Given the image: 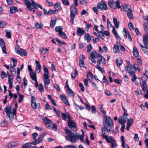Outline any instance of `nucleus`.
Segmentation results:
<instances>
[{
	"mask_svg": "<svg viewBox=\"0 0 148 148\" xmlns=\"http://www.w3.org/2000/svg\"><path fill=\"white\" fill-rule=\"evenodd\" d=\"M112 32L114 34L115 37L116 38L119 40H120L121 39L120 38L117 32L115 30V27L114 26L112 27Z\"/></svg>",
	"mask_w": 148,
	"mask_h": 148,
	"instance_id": "7c9ffc66",
	"label": "nucleus"
},
{
	"mask_svg": "<svg viewBox=\"0 0 148 148\" xmlns=\"http://www.w3.org/2000/svg\"><path fill=\"white\" fill-rule=\"evenodd\" d=\"M133 75V77L132 79V82H134L136 84H139L140 82V80L139 79H137L136 77L134 74V73L132 74V75Z\"/></svg>",
	"mask_w": 148,
	"mask_h": 148,
	"instance_id": "4be33fe9",
	"label": "nucleus"
},
{
	"mask_svg": "<svg viewBox=\"0 0 148 148\" xmlns=\"http://www.w3.org/2000/svg\"><path fill=\"white\" fill-rule=\"evenodd\" d=\"M6 23L4 21H0V27L3 28L6 25Z\"/></svg>",
	"mask_w": 148,
	"mask_h": 148,
	"instance_id": "3c124183",
	"label": "nucleus"
},
{
	"mask_svg": "<svg viewBox=\"0 0 148 148\" xmlns=\"http://www.w3.org/2000/svg\"><path fill=\"white\" fill-rule=\"evenodd\" d=\"M20 54H19L21 55H24L25 56H26L27 55V52L24 49H23L22 48L20 49Z\"/></svg>",
	"mask_w": 148,
	"mask_h": 148,
	"instance_id": "c03bdc74",
	"label": "nucleus"
},
{
	"mask_svg": "<svg viewBox=\"0 0 148 148\" xmlns=\"http://www.w3.org/2000/svg\"><path fill=\"white\" fill-rule=\"evenodd\" d=\"M68 126L71 129L74 131L77 130L76 125L74 121L71 120V116H69L68 121Z\"/></svg>",
	"mask_w": 148,
	"mask_h": 148,
	"instance_id": "6e6552de",
	"label": "nucleus"
},
{
	"mask_svg": "<svg viewBox=\"0 0 148 148\" xmlns=\"http://www.w3.org/2000/svg\"><path fill=\"white\" fill-rule=\"evenodd\" d=\"M127 121L128 122L127 123V125L131 126L132 124L134 122L133 119L132 118L128 119Z\"/></svg>",
	"mask_w": 148,
	"mask_h": 148,
	"instance_id": "603ef678",
	"label": "nucleus"
},
{
	"mask_svg": "<svg viewBox=\"0 0 148 148\" xmlns=\"http://www.w3.org/2000/svg\"><path fill=\"white\" fill-rule=\"evenodd\" d=\"M18 95L19 97L18 102H19V103H21L23 100L24 96L23 95L21 94H20L19 93H18Z\"/></svg>",
	"mask_w": 148,
	"mask_h": 148,
	"instance_id": "13d9d810",
	"label": "nucleus"
},
{
	"mask_svg": "<svg viewBox=\"0 0 148 148\" xmlns=\"http://www.w3.org/2000/svg\"><path fill=\"white\" fill-rule=\"evenodd\" d=\"M121 10L123 11H125L127 10H129L130 8L131 7L128 5H123L121 7Z\"/></svg>",
	"mask_w": 148,
	"mask_h": 148,
	"instance_id": "393cba45",
	"label": "nucleus"
},
{
	"mask_svg": "<svg viewBox=\"0 0 148 148\" xmlns=\"http://www.w3.org/2000/svg\"><path fill=\"white\" fill-rule=\"evenodd\" d=\"M84 23L85 25V28L88 30L92 26L91 24L87 23L86 21H84Z\"/></svg>",
	"mask_w": 148,
	"mask_h": 148,
	"instance_id": "5fc2aeb1",
	"label": "nucleus"
},
{
	"mask_svg": "<svg viewBox=\"0 0 148 148\" xmlns=\"http://www.w3.org/2000/svg\"><path fill=\"white\" fill-rule=\"evenodd\" d=\"M21 148H33V146H32L31 143H28L23 144Z\"/></svg>",
	"mask_w": 148,
	"mask_h": 148,
	"instance_id": "72a5a7b5",
	"label": "nucleus"
},
{
	"mask_svg": "<svg viewBox=\"0 0 148 148\" xmlns=\"http://www.w3.org/2000/svg\"><path fill=\"white\" fill-rule=\"evenodd\" d=\"M0 46L1 47L5 46L4 40L3 39L1 38H0Z\"/></svg>",
	"mask_w": 148,
	"mask_h": 148,
	"instance_id": "4d7b16f0",
	"label": "nucleus"
},
{
	"mask_svg": "<svg viewBox=\"0 0 148 148\" xmlns=\"http://www.w3.org/2000/svg\"><path fill=\"white\" fill-rule=\"evenodd\" d=\"M43 120L46 125L47 127L49 129H52L55 131L57 130V125L52 122L48 118L45 117L44 119H43Z\"/></svg>",
	"mask_w": 148,
	"mask_h": 148,
	"instance_id": "7ed1b4c3",
	"label": "nucleus"
},
{
	"mask_svg": "<svg viewBox=\"0 0 148 148\" xmlns=\"http://www.w3.org/2000/svg\"><path fill=\"white\" fill-rule=\"evenodd\" d=\"M97 53L95 51H93L92 52L90 55L89 59L92 62L95 63H96L95 58L97 56Z\"/></svg>",
	"mask_w": 148,
	"mask_h": 148,
	"instance_id": "f8f14e48",
	"label": "nucleus"
},
{
	"mask_svg": "<svg viewBox=\"0 0 148 148\" xmlns=\"http://www.w3.org/2000/svg\"><path fill=\"white\" fill-rule=\"evenodd\" d=\"M43 70L44 71V78L43 80L44 82V84L49 85L50 83V79L48 75V70L47 68L44 65H43Z\"/></svg>",
	"mask_w": 148,
	"mask_h": 148,
	"instance_id": "39448f33",
	"label": "nucleus"
},
{
	"mask_svg": "<svg viewBox=\"0 0 148 148\" xmlns=\"http://www.w3.org/2000/svg\"><path fill=\"white\" fill-rule=\"evenodd\" d=\"M107 142L111 143V148H114L116 147V144L114 139H106Z\"/></svg>",
	"mask_w": 148,
	"mask_h": 148,
	"instance_id": "412c9836",
	"label": "nucleus"
},
{
	"mask_svg": "<svg viewBox=\"0 0 148 148\" xmlns=\"http://www.w3.org/2000/svg\"><path fill=\"white\" fill-rule=\"evenodd\" d=\"M56 40L57 42L60 44V45H65L66 43L64 42H62L58 38H56Z\"/></svg>",
	"mask_w": 148,
	"mask_h": 148,
	"instance_id": "69168bd1",
	"label": "nucleus"
},
{
	"mask_svg": "<svg viewBox=\"0 0 148 148\" xmlns=\"http://www.w3.org/2000/svg\"><path fill=\"white\" fill-rule=\"evenodd\" d=\"M18 108L17 104V102L15 103V107L13 109L12 113L10 112V116H12V115H16V110Z\"/></svg>",
	"mask_w": 148,
	"mask_h": 148,
	"instance_id": "c756f323",
	"label": "nucleus"
},
{
	"mask_svg": "<svg viewBox=\"0 0 148 148\" xmlns=\"http://www.w3.org/2000/svg\"><path fill=\"white\" fill-rule=\"evenodd\" d=\"M85 39L87 40V42H89L91 39L90 36L87 33H86L84 36Z\"/></svg>",
	"mask_w": 148,
	"mask_h": 148,
	"instance_id": "37998d69",
	"label": "nucleus"
},
{
	"mask_svg": "<svg viewBox=\"0 0 148 148\" xmlns=\"http://www.w3.org/2000/svg\"><path fill=\"white\" fill-rule=\"evenodd\" d=\"M70 8V16L71 19L70 22L71 24H73V21L75 14H77V10L76 8L73 5H72L71 6Z\"/></svg>",
	"mask_w": 148,
	"mask_h": 148,
	"instance_id": "20e7f679",
	"label": "nucleus"
},
{
	"mask_svg": "<svg viewBox=\"0 0 148 148\" xmlns=\"http://www.w3.org/2000/svg\"><path fill=\"white\" fill-rule=\"evenodd\" d=\"M122 146L123 148H129L128 146L125 143L124 139H121Z\"/></svg>",
	"mask_w": 148,
	"mask_h": 148,
	"instance_id": "8fccbe9b",
	"label": "nucleus"
},
{
	"mask_svg": "<svg viewBox=\"0 0 148 148\" xmlns=\"http://www.w3.org/2000/svg\"><path fill=\"white\" fill-rule=\"evenodd\" d=\"M30 76L31 78L34 81H35L37 80L36 75V73L34 72H32L30 73Z\"/></svg>",
	"mask_w": 148,
	"mask_h": 148,
	"instance_id": "c85d7f7f",
	"label": "nucleus"
},
{
	"mask_svg": "<svg viewBox=\"0 0 148 148\" xmlns=\"http://www.w3.org/2000/svg\"><path fill=\"white\" fill-rule=\"evenodd\" d=\"M92 47L91 44H89L87 45V52L89 53L92 50Z\"/></svg>",
	"mask_w": 148,
	"mask_h": 148,
	"instance_id": "e2e57ef3",
	"label": "nucleus"
},
{
	"mask_svg": "<svg viewBox=\"0 0 148 148\" xmlns=\"http://www.w3.org/2000/svg\"><path fill=\"white\" fill-rule=\"evenodd\" d=\"M20 47L18 45H16L15 47V52L17 54H20L19 50Z\"/></svg>",
	"mask_w": 148,
	"mask_h": 148,
	"instance_id": "680f3d73",
	"label": "nucleus"
},
{
	"mask_svg": "<svg viewBox=\"0 0 148 148\" xmlns=\"http://www.w3.org/2000/svg\"><path fill=\"white\" fill-rule=\"evenodd\" d=\"M97 7L101 10H106L108 9V7L106 3H105L102 4L98 3L97 5Z\"/></svg>",
	"mask_w": 148,
	"mask_h": 148,
	"instance_id": "aec40b11",
	"label": "nucleus"
},
{
	"mask_svg": "<svg viewBox=\"0 0 148 148\" xmlns=\"http://www.w3.org/2000/svg\"><path fill=\"white\" fill-rule=\"evenodd\" d=\"M24 3L26 5L27 8L30 11H32L33 13L35 12L34 8L37 9L38 8L42 9V7L38 3H36L33 0H31V2L28 0H24Z\"/></svg>",
	"mask_w": 148,
	"mask_h": 148,
	"instance_id": "f257e3e1",
	"label": "nucleus"
},
{
	"mask_svg": "<svg viewBox=\"0 0 148 148\" xmlns=\"http://www.w3.org/2000/svg\"><path fill=\"white\" fill-rule=\"evenodd\" d=\"M14 66H11L10 67V71L11 72L12 75H14L16 74V71L15 69Z\"/></svg>",
	"mask_w": 148,
	"mask_h": 148,
	"instance_id": "49530a36",
	"label": "nucleus"
},
{
	"mask_svg": "<svg viewBox=\"0 0 148 148\" xmlns=\"http://www.w3.org/2000/svg\"><path fill=\"white\" fill-rule=\"evenodd\" d=\"M97 58L98 60L97 61V62L98 64H100L101 62L103 63L105 61V59L101 56V54H99L98 55Z\"/></svg>",
	"mask_w": 148,
	"mask_h": 148,
	"instance_id": "f3484780",
	"label": "nucleus"
},
{
	"mask_svg": "<svg viewBox=\"0 0 148 148\" xmlns=\"http://www.w3.org/2000/svg\"><path fill=\"white\" fill-rule=\"evenodd\" d=\"M141 79L142 81L143 84L141 85V86L143 92H145L147 90V86L146 84L147 79H144V77H142Z\"/></svg>",
	"mask_w": 148,
	"mask_h": 148,
	"instance_id": "2eb2a0df",
	"label": "nucleus"
},
{
	"mask_svg": "<svg viewBox=\"0 0 148 148\" xmlns=\"http://www.w3.org/2000/svg\"><path fill=\"white\" fill-rule=\"evenodd\" d=\"M62 26H59L56 27L55 30L56 32L58 33L59 34L61 33L62 31Z\"/></svg>",
	"mask_w": 148,
	"mask_h": 148,
	"instance_id": "a18cd8bd",
	"label": "nucleus"
},
{
	"mask_svg": "<svg viewBox=\"0 0 148 148\" xmlns=\"http://www.w3.org/2000/svg\"><path fill=\"white\" fill-rule=\"evenodd\" d=\"M116 63L118 66H120L122 64L123 61L122 59L120 58H118L116 60Z\"/></svg>",
	"mask_w": 148,
	"mask_h": 148,
	"instance_id": "f704fd0d",
	"label": "nucleus"
},
{
	"mask_svg": "<svg viewBox=\"0 0 148 148\" xmlns=\"http://www.w3.org/2000/svg\"><path fill=\"white\" fill-rule=\"evenodd\" d=\"M143 42L144 45H146V49L148 48V34H145L143 36Z\"/></svg>",
	"mask_w": 148,
	"mask_h": 148,
	"instance_id": "6ab92c4d",
	"label": "nucleus"
},
{
	"mask_svg": "<svg viewBox=\"0 0 148 148\" xmlns=\"http://www.w3.org/2000/svg\"><path fill=\"white\" fill-rule=\"evenodd\" d=\"M84 30L79 28H77V35L81 36L82 35L84 34Z\"/></svg>",
	"mask_w": 148,
	"mask_h": 148,
	"instance_id": "bb28decb",
	"label": "nucleus"
},
{
	"mask_svg": "<svg viewBox=\"0 0 148 148\" xmlns=\"http://www.w3.org/2000/svg\"><path fill=\"white\" fill-rule=\"evenodd\" d=\"M95 67L97 69H98L101 72L103 73L104 72V70L102 68L100 67L99 65H96Z\"/></svg>",
	"mask_w": 148,
	"mask_h": 148,
	"instance_id": "338daca9",
	"label": "nucleus"
},
{
	"mask_svg": "<svg viewBox=\"0 0 148 148\" xmlns=\"http://www.w3.org/2000/svg\"><path fill=\"white\" fill-rule=\"evenodd\" d=\"M133 53L134 55L136 57H138L139 56V54L138 53V51L136 47L134 46L133 47Z\"/></svg>",
	"mask_w": 148,
	"mask_h": 148,
	"instance_id": "2f4dec72",
	"label": "nucleus"
},
{
	"mask_svg": "<svg viewBox=\"0 0 148 148\" xmlns=\"http://www.w3.org/2000/svg\"><path fill=\"white\" fill-rule=\"evenodd\" d=\"M59 35L62 38L64 39H66L67 36L66 34L63 32L59 34Z\"/></svg>",
	"mask_w": 148,
	"mask_h": 148,
	"instance_id": "864d4df0",
	"label": "nucleus"
},
{
	"mask_svg": "<svg viewBox=\"0 0 148 148\" xmlns=\"http://www.w3.org/2000/svg\"><path fill=\"white\" fill-rule=\"evenodd\" d=\"M85 58V56L84 55H81L79 57V65L82 69H83L84 68L85 64L84 60Z\"/></svg>",
	"mask_w": 148,
	"mask_h": 148,
	"instance_id": "ddd939ff",
	"label": "nucleus"
},
{
	"mask_svg": "<svg viewBox=\"0 0 148 148\" xmlns=\"http://www.w3.org/2000/svg\"><path fill=\"white\" fill-rule=\"evenodd\" d=\"M113 50L115 53H119V46L117 45H114L113 48Z\"/></svg>",
	"mask_w": 148,
	"mask_h": 148,
	"instance_id": "a19ab883",
	"label": "nucleus"
},
{
	"mask_svg": "<svg viewBox=\"0 0 148 148\" xmlns=\"http://www.w3.org/2000/svg\"><path fill=\"white\" fill-rule=\"evenodd\" d=\"M18 145V143L16 142H11L10 143V148L14 146H17Z\"/></svg>",
	"mask_w": 148,
	"mask_h": 148,
	"instance_id": "bf43d9fd",
	"label": "nucleus"
},
{
	"mask_svg": "<svg viewBox=\"0 0 148 148\" xmlns=\"http://www.w3.org/2000/svg\"><path fill=\"white\" fill-rule=\"evenodd\" d=\"M60 97L62 99L63 102L65 104L69 106L70 104L69 103L66 99V95H62L60 96Z\"/></svg>",
	"mask_w": 148,
	"mask_h": 148,
	"instance_id": "a211bd4d",
	"label": "nucleus"
},
{
	"mask_svg": "<svg viewBox=\"0 0 148 148\" xmlns=\"http://www.w3.org/2000/svg\"><path fill=\"white\" fill-rule=\"evenodd\" d=\"M62 119L63 120H64V121H66V119L67 118H68V120L69 119V116H70L69 114L68 113H67L66 114L64 113H62Z\"/></svg>",
	"mask_w": 148,
	"mask_h": 148,
	"instance_id": "79ce46f5",
	"label": "nucleus"
},
{
	"mask_svg": "<svg viewBox=\"0 0 148 148\" xmlns=\"http://www.w3.org/2000/svg\"><path fill=\"white\" fill-rule=\"evenodd\" d=\"M127 116H123L119 118L118 122L120 124H125L127 121Z\"/></svg>",
	"mask_w": 148,
	"mask_h": 148,
	"instance_id": "dca6fc26",
	"label": "nucleus"
},
{
	"mask_svg": "<svg viewBox=\"0 0 148 148\" xmlns=\"http://www.w3.org/2000/svg\"><path fill=\"white\" fill-rule=\"evenodd\" d=\"M87 77L88 79L90 82L93 81V75L90 72H88L87 73Z\"/></svg>",
	"mask_w": 148,
	"mask_h": 148,
	"instance_id": "a878e982",
	"label": "nucleus"
},
{
	"mask_svg": "<svg viewBox=\"0 0 148 148\" xmlns=\"http://www.w3.org/2000/svg\"><path fill=\"white\" fill-rule=\"evenodd\" d=\"M49 51V49H45L44 47H42L41 49L40 50L41 52L43 54H45L46 53Z\"/></svg>",
	"mask_w": 148,
	"mask_h": 148,
	"instance_id": "052dcab7",
	"label": "nucleus"
},
{
	"mask_svg": "<svg viewBox=\"0 0 148 148\" xmlns=\"http://www.w3.org/2000/svg\"><path fill=\"white\" fill-rule=\"evenodd\" d=\"M55 8L56 10H60L61 9V7L60 4L58 3H56L54 5Z\"/></svg>",
	"mask_w": 148,
	"mask_h": 148,
	"instance_id": "de8ad7c7",
	"label": "nucleus"
},
{
	"mask_svg": "<svg viewBox=\"0 0 148 148\" xmlns=\"http://www.w3.org/2000/svg\"><path fill=\"white\" fill-rule=\"evenodd\" d=\"M133 67H134L133 65H132V64L127 65L125 67V70L127 72L129 73L131 75L134 73V69Z\"/></svg>",
	"mask_w": 148,
	"mask_h": 148,
	"instance_id": "1a4fd4ad",
	"label": "nucleus"
},
{
	"mask_svg": "<svg viewBox=\"0 0 148 148\" xmlns=\"http://www.w3.org/2000/svg\"><path fill=\"white\" fill-rule=\"evenodd\" d=\"M42 139H34V140L32 143L31 144L33 145H36L40 143H42Z\"/></svg>",
	"mask_w": 148,
	"mask_h": 148,
	"instance_id": "58836bf2",
	"label": "nucleus"
},
{
	"mask_svg": "<svg viewBox=\"0 0 148 148\" xmlns=\"http://www.w3.org/2000/svg\"><path fill=\"white\" fill-rule=\"evenodd\" d=\"M143 26L145 31L147 33H148V27L147 26L146 23H144Z\"/></svg>",
	"mask_w": 148,
	"mask_h": 148,
	"instance_id": "774afa93",
	"label": "nucleus"
},
{
	"mask_svg": "<svg viewBox=\"0 0 148 148\" xmlns=\"http://www.w3.org/2000/svg\"><path fill=\"white\" fill-rule=\"evenodd\" d=\"M64 130L66 134V137L67 138L70 139H73L74 136V134L72 133L71 130L68 129L67 127H66L64 128Z\"/></svg>",
	"mask_w": 148,
	"mask_h": 148,
	"instance_id": "9b49d317",
	"label": "nucleus"
},
{
	"mask_svg": "<svg viewBox=\"0 0 148 148\" xmlns=\"http://www.w3.org/2000/svg\"><path fill=\"white\" fill-rule=\"evenodd\" d=\"M127 14L128 17L130 19H132V21L133 20V11L131 8L127 10Z\"/></svg>",
	"mask_w": 148,
	"mask_h": 148,
	"instance_id": "b1692460",
	"label": "nucleus"
},
{
	"mask_svg": "<svg viewBox=\"0 0 148 148\" xmlns=\"http://www.w3.org/2000/svg\"><path fill=\"white\" fill-rule=\"evenodd\" d=\"M67 92L68 94V95L71 97H73L74 95V94L73 92L69 88L66 89Z\"/></svg>",
	"mask_w": 148,
	"mask_h": 148,
	"instance_id": "e433bc0d",
	"label": "nucleus"
},
{
	"mask_svg": "<svg viewBox=\"0 0 148 148\" xmlns=\"http://www.w3.org/2000/svg\"><path fill=\"white\" fill-rule=\"evenodd\" d=\"M18 10L17 7L12 6L10 7V12L11 14H12L14 13L17 12Z\"/></svg>",
	"mask_w": 148,
	"mask_h": 148,
	"instance_id": "cd10ccee",
	"label": "nucleus"
},
{
	"mask_svg": "<svg viewBox=\"0 0 148 148\" xmlns=\"http://www.w3.org/2000/svg\"><path fill=\"white\" fill-rule=\"evenodd\" d=\"M4 111L6 113L7 118H9V106H7L5 107L4 109Z\"/></svg>",
	"mask_w": 148,
	"mask_h": 148,
	"instance_id": "c9c22d12",
	"label": "nucleus"
},
{
	"mask_svg": "<svg viewBox=\"0 0 148 148\" xmlns=\"http://www.w3.org/2000/svg\"><path fill=\"white\" fill-rule=\"evenodd\" d=\"M31 106L32 107L35 109H38L40 107V104L39 103H36V100L34 96L31 97Z\"/></svg>",
	"mask_w": 148,
	"mask_h": 148,
	"instance_id": "9d476101",
	"label": "nucleus"
},
{
	"mask_svg": "<svg viewBox=\"0 0 148 148\" xmlns=\"http://www.w3.org/2000/svg\"><path fill=\"white\" fill-rule=\"evenodd\" d=\"M109 128L104 127L102 128V136L103 138L105 139H113L112 136L108 137V130Z\"/></svg>",
	"mask_w": 148,
	"mask_h": 148,
	"instance_id": "0eeeda50",
	"label": "nucleus"
},
{
	"mask_svg": "<svg viewBox=\"0 0 148 148\" xmlns=\"http://www.w3.org/2000/svg\"><path fill=\"white\" fill-rule=\"evenodd\" d=\"M108 4L109 6L112 9H115L116 7L118 8H120L119 0L116 1H115L113 0H110L108 2Z\"/></svg>",
	"mask_w": 148,
	"mask_h": 148,
	"instance_id": "423d86ee",
	"label": "nucleus"
},
{
	"mask_svg": "<svg viewBox=\"0 0 148 148\" xmlns=\"http://www.w3.org/2000/svg\"><path fill=\"white\" fill-rule=\"evenodd\" d=\"M11 60L13 62V66L14 67H16L17 62V60L16 59L13 58H11Z\"/></svg>",
	"mask_w": 148,
	"mask_h": 148,
	"instance_id": "09e8293b",
	"label": "nucleus"
},
{
	"mask_svg": "<svg viewBox=\"0 0 148 148\" xmlns=\"http://www.w3.org/2000/svg\"><path fill=\"white\" fill-rule=\"evenodd\" d=\"M104 127L109 128L108 130L111 132H113L112 127L114 125L113 120L109 116H106L105 117L104 120L103 122Z\"/></svg>",
	"mask_w": 148,
	"mask_h": 148,
	"instance_id": "f03ea898",
	"label": "nucleus"
},
{
	"mask_svg": "<svg viewBox=\"0 0 148 148\" xmlns=\"http://www.w3.org/2000/svg\"><path fill=\"white\" fill-rule=\"evenodd\" d=\"M57 20L56 19H53L52 18L51 21L50 25V26L51 27H54L55 26L56 23V21Z\"/></svg>",
	"mask_w": 148,
	"mask_h": 148,
	"instance_id": "ea45409f",
	"label": "nucleus"
},
{
	"mask_svg": "<svg viewBox=\"0 0 148 148\" xmlns=\"http://www.w3.org/2000/svg\"><path fill=\"white\" fill-rule=\"evenodd\" d=\"M82 135H80L78 134L77 133L74 134V136L73 139H83L84 138V132L82 130Z\"/></svg>",
	"mask_w": 148,
	"mask_h": 148,
	"instance_id": "5701e85b",
	"label": "nucleus"
},
{
	"mask_svg": "<svg viewBox=\"0 0 148 148\" xmlns=\"http://www.w3.org/2000/svg\"><path fill=\"white\" fill-rule=\"evenodd\" d=\"M113 21L116 27V28H118L119 26V23L118 22L117 18L114 17L113 18Z\"/></svg>",
	"mask_w": 148,
	"mask_h": 148,
	"instance_id": "4c0bfd02",
	"label": "nucleus"
},
{
	"mask_svg": "<svg viewBox=\"0 0 148 148\" xmlns=\"http://www.w3.org/2000/svg\"><path fill=\"white\" fill-rule=\"evenodd\" d=\"M1 75L2 78H4L7 77V75L6 73L3 71L1 72Z\"/></svg>",
	"mask_w": 148,
	"mask_h": 148,
	"instance_id": "0e129e2a",
	"label": "nucleus"
},
{
	"mask_svg": "<svg viewBox=\"0 0 148 148\" xmlns=\"http://www.w3.org/2000/svg\"><path fill=\"white\" fill-rule=\"evenodd\" d=\"M35 63L36 64V66L35 67V73H39L41 70V66L38 60H36L35 61Z\"/></svg>",
	"mask_w": 148,
	"mask_h": 148,
	"instance_id": "4468645a",
	"label": "nucleus"
},
{
	"mask_svg": "<svg viewBox=\"0 0 148 148\" xmlns=\"http://www.w3.org/2000/svg\"><path fill=\"white\" fill-rule=\"evenodd\" d=\"M43 85L42 84H40L38 86V89L41 92L44 91V89L42 87Z\"/></svg>",
	"mask_w": 148,
	"mask_h": 148,
	"instance_id": "6e6d98bb",
	"label": "nucleus"
},
{
	"mask_svg": "<svg viewBox=\"0 0 148 148\" xmlns=\"http://www.w3.org/2000/svg\"><path fill=\"white\" fill-rule=\"evenodd\" d=\"M23 80V82L21 84V87L23 89H24L27 84V81L25 77L24 78Z\"/></svg>",
	"mask_w": 148,
	"mask_h": 148,
	"instance_id": "473e14b6",
	"label": "nucleus"
}]
</instances>
